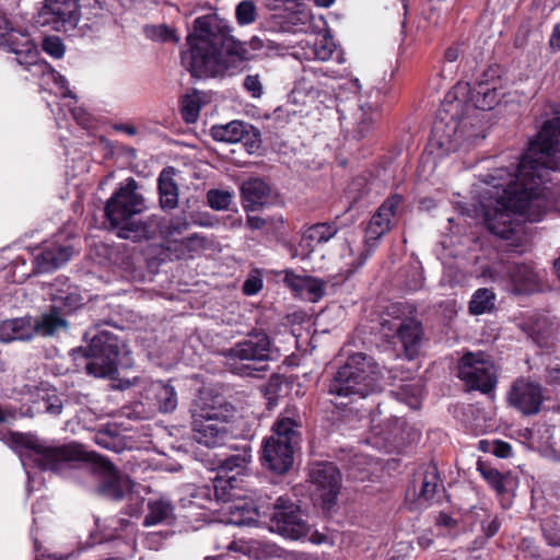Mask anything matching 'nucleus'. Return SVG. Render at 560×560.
Wrapping results in <instances>:
<instances>
[{
	"instance_id": "nucleus-32",
	"label": "nucleus",
	"mask_w": 560,
	"mask_h": 560,
	"mask_svg": "<svg viewBox=\"0 0 560 560\" xmlns=\"http://www.w3.org/2000/svg\"><path fill=\"white\" fill-rule=\"evenodd\" d=\"M70 246L46 248L36 257V266L39 272H48L65 265L71 257Z\"/></svg>"
},
{
	"instance_id": "nucleus-11",
	"label": "nucleus",
	"mask_w": 560,
	"mask_h": 560,
	"mask_svg": "<svg viewBox=\"0 0 560 560\" xmlns=\"http://www.w3.org/2000/svg\"><path fill=\"white\" fill-rule=\"evenodd\" d=\"M270 528L285 538L300 539L307 535L310 525L296 504L280 497L270 515Z\"/></svg>"
},
{
	"instance_id": "nucleus-10",
	"label": "nucleus",
	"mask_w": 560,
	"mask_h": 560,
	"mask_svg": "<svg viewBox=\"0 0 560 560\" xmlns=\"http://www.w3.org/2000/svg\"><path fill=\"white\" fill-rule=\"evenodd\" d=\"M458 376L470 388L489 393L497 384V370L489 355L468 352L458 364Z\"/></svg>"
},
{
	"instance_id": "nucleus-8",
	"label": "nucleus",
	"mask_w": 560,
	"mask_h": 560,
	"mask_svg": "<svg viewBox=\"0 0 560 560\" xmlns=\"http://www.w3.org/2000/svg\"><path fill=\"white\" fill-rule=\"evenodd\" d=\"M120 346L118 338L108 331L96 334L88 349L77 348L71 355L80 366L83 361L89 375L94 377H115L117 373Z\"/></svg>"
},
{
	"instance_id": "nucleus-49",
	"label": "nucleus",
	"mask_w": 560,
	"mask_h": 560,
	"mask_svg": "<svg viewBox=\"0 0 560 560\" xmlns=\"http://www.w3.org/2000/svg\"><path fill=\"white\" fill-rule=\"evenodd\" d=\"M43 49L55 58L63 56L65 46L58 37H46L43 42Z\"/></svg>"
},
{
	"instance_id": "nucleus-39",
	"label": "nucleus",
	"mask_w": 560,
	"mask_h": 560,
	"mask_svg": "<svg viewBox=\"0 0 560 560\" xmlns=\"http://www.w3.org/2000/svg\"><path fill=\"white\" fill-rule=\"evenodd\" d=\"M523 330L540 345L552 332V324L544 315H533L523 324Z\"/></svg>"
},
{
	"instance_id": "nucleus-63",
	"label": "nucleus",
	"mask_w": 560,
	"mask_h": 560,
	"mask_svg": "<svg viewBox=\"0 0 560 560\" xmlns=\"http://www.w3.org/2000/svg\"><path fill=\"white\" fill-rule=\"evenodd\" d=\"M249 46L253 48V49H261L264 47H267L268 45H266L264 43V40L258 37V36H254L252 37V39L249 40Z\"/></svg>"
},
{
	"instance_id": "nucleus-25",
	"label": "nucleus",
	"mask_w": 560,
	"mask_h": 560,
	"mask_svg": "<svg viewBox=\"0 0 560 560\" xmlns=\"http://www.w3.org/2000/svg\"><path fill=\"white\" fill-rule=\"evenodd\" d=\"M269 186L260 178H249L241 186L242 203L246 211H256L268 203Z\"/></svg>"
},
{
	"instance_id": "nucleus-35",
	"label": "nucleus",
	"mask_w": 560,
	"mask_h": 560,
	"mask_svg": "<svg viewBox=\"0 0 560 560\" xmlns=\"http://www.w3.org/2000/svg\"><path fill=\"white\" fill-rule=\"evenodd\" d=\"M52 306H59V312L71 313L83 304V298L77 287L67 285L66 289H56L51 292Z\"/></svg>"
},
{
	"instance_id": "nucleus-13",
	"label": "nucleus",
	"mask_w": 560,
	"mask_h": 560,
	"mask_svg": "<svg viewBox=\"0 0 560 560\" xmlns=\"http://www.w3.org/2000/svg\"><path fill=\"white\" fill-rule=\"evenodd\" d=\"M509 404L525 416L539 412L544 401L540 384L520 377L513 382L508 393Z\"/></svg>"
},
{
	"instance_id": "nucleus-36",
	"label": "nucleus",
	"mask_w": 560,
	"mask_h": 560,
	"mask_svg": "<svg viewBox=\"0 0 560 560\" xmlns=\"http://www.w3.org/2000/svg\"><path fill=\"white\" fill-rule=\"evenodd\" d=\"M354 240L350 237H345L340 243V259L345 261V265L352 271L361 267L373 248L365 247L363 249L355 250L353 248Z\"/></svg>"
},
{
	"instance_id": "nucleus-45",
	"label": "nucleus",
	"mask_w": 560,
	"mask_h": 560,
	"mask_svg": "<svg viewBox=\"0 0 560 560\" xmlns=\"http://www.w3.org/2000/svg\"><path fill=\"white\" fill-rule=\"evenodd\" d=\"M421 394L422 388L419 383L406 384L401 386L398 393L400 399L412 409L419 408Z\"/></svg>"
},
{
	"instance_id": "nucleus-4",
	"label": "nucleus",
	"mask_w": 560,
	"mask_h": 560,
	"mask_svg": "<svg viewBox=\"0 0 560 560\" xmlns=\"http://www.w3.org/2000/svg\"><path fill=\"white\" fill-rule=\"evenodd\" d=\"M145 209L144 197L138 192V183L129 177L106 202L105 217L113 228H118L117 235L120 238L139 242L156 236L159 228L158 214H152L145 220L132 221V215L141 213Z\"/></svg>"
},
{
	"instance_id": "nucleus-23",
	"label": "nucleus",
	"mask_w": 560,
	"mask_h": 560,
	"mask_svg": "<svg viewBox=\"0 0 560 560\" xmlns=\"http://www.w3.org/2000/svg\"><path fill=\"white\" fill-rule=\"evenodd\" d=\"M397 338L400 341L405 355L409 360L416 358L420 351L423 329L421 324L412 318L401 320L397 328Z\"/></svg>"
},
{
	"instance_id": "nucleus-5",
	"label": "nucleus",
	"mask_w": 560,
	"mask_h": 560,
	"mask_svg": "<svg viewBox=\"0 0 560 560\" xmlns=\"http://www.w3.org/2000/svg\"><path fill=\"white\" fill-rule=\"evenodd\" d=\"M189 412L191 416V430L197 443L207 447H218L225 444L231 438L229 428L235 408L232 404L209 393L200 392L192 400Z\"/></svg>"
},
{
	"instance_id": "nucleus-62",
	"label": "nucleus",
	"mask_w": 560,
	"mask_h": 560,
	"mask_svg": "<svg viewBox=\"0 0 560 560\" xmlns=\"http://www.w3.org/2000/svg\"><path fill=\"white\" fill-rule=\"evenodd\" d=\"M438 524L445 526V527H454L456 524V521L454 518H452L450 515L441 514L438 517Z\"/></svg>"
},
{
	"instance_id": "nucleus-59",
	"label": "nucleus",
	"mask_w": 560,
	"mask_h": 560,
	"mask_svg": "<svg viewBox=\"0 0 560 560\" xmlns=\"http://www.w3.org/2000/svg\"><path fill=\"white\" fill-rule=\"evenodd\" d=\"M549 45L552 50H560V23L555 26L549 39Z\"/></svg>"
},
{
	"instance_id": "nucleus-52",
	"label": "nucleus",
	"mask_w": 560,
	"mask_h": 560,
	"mask_svg": "<svg viewBox=\"0 0 560 560\" xmlns=\"http://www.w3.org/2000/svg\"><path fill=\"white\" fill-rule=\"evenodd\" d=\"M15 31L16 28L11 26L9 20L4 15H0V46L8 43L9 37Z\"/></svg>"
},
{
	"instance_id": "nucleus-9",
	"label": "nucleus",
	"mask_w": 560,
	"mask_h": 560,
	"mask_svg": "<svg viewBox=\"0 0 560 560\" xmlns=\"http://www.w3.org/2000/svg\"><path fill=\"white\" fill-rule=\"evenodd\" d=\"M32 459L43 470L61 472L78 462L91 460L88 454L78 443L46 444L34 442L31 444Z\"/></svg>"
},
{
	"instance_id": "nucleus-61",
	"label": "nucleus",
	"mask_w": 560,
	"mask_h": 560,
	"mask_svg": "<svg viewBox=\"0 0 560 560\" xmlns=\"http://www.w3.org/2000/svg\"><path fill=\"white\" fill-rule=\"evenodd\" d=\"M500 528V522L498 518H493L486 527H483L487 537L494 536Z\"/></svg>"
},
{
	"instance_id": "nucleus-57",
	"label": "nucleus",
	"mask_w": 560,
	"mask_h": 560,
	"mask_svg": "<svg viewBox=\"0 0 560 560\" xmlns=\"http://www.w3.org/2000/svg\"><path fill=\"white\" fill-rule=\"evenodd\" d=\"M247 225L253 230H261L267 225V220L257 215H247Z\"/></svg>"
},
{
	"instance_id": "nucleus-46",
	"label": "nucleus",
	"mask_w": 560,
	"mask_h": 560,
	"mask_svg": "<svg viewBox=\"0 0 560 560\" xmlns=\"http://www.w3.org/2000/svg\"><path fill=\"white\" fill-rule=\"evenodd\" d=\"M200 103L199 97L186 95L182 102V116L186 122H195L199 117Z\"/></svg>"
},
{
	"instance_id": "nucleus-17",
	"label": "nucleus",
	"mask_w": 560,
	"mask_h": 560,
	"mask_svg": "<svg viewBox=\"0 0 560 560\" xmlns=\"http://www.w3.org/2000/svg\"><path fill=\"white\" fill-rule=\"evenodd\" d=\"M295 447L284 441L266 439L262 444V459L271 470L283 474L293 464Z\"/></svg>"
},
{
	"instance_id": "nucleus-43",
	"label": "nucleus",
	"mask_w": 560,
	"mask_h": 560,
	"mask_svg": "<svg viewBox=\"0 0 560 560\" xmlns=\"http://www.w3.org/2000/svg\"><path fill=\"white\" fill-rule=\"evenodd\" d=\"M233 201V194L228 190L210 189L207 192L209 207L217 211L226 210Z\"/></svg>"
},
{
	"instance_id": "nucleus-27",
	"label": "nucleus",
	"mask_w": 560,
	"mask_h": 560,
	"mask_svg": "<svg viewBox=\"0 0 560 560\" xmlns=\"http://www.w3.org/2000/svg\"><path fill=\"white\" fill-rule=\"evenodd\" d=\"M34 335L52 337L61 331H67L69 324L65 314L59 312V306H51L46 313L33 319Z\"/></svg>"
},
{
	"instance_id": "nucleus-31",
	"label": "nucleus",
	"mask_w": 560,
	"mask_h": 560,
	"mask_svg": "<svg viewBox=\"0 0 560 560\" xmlns=\"http://www.w3.org/2000/svg\"><path fill=\"white\" fill-rule=\"evenodd\" d=\"M174 170L164 168L158 178L159 200L163 210H173L178 205V186L175 183Z\"/></svg>"
},
{
	"instance_id": "nucleus-2",
	"label": "nucleus",
	"mask_w": 560,
	"mask_h": 560,
	"mask_svg": "<svg viewBox=\"0 0 560 560\" xmlns=\"http://www.w3.org/2000/svg\"><path fill=\"white\" fill-rule=\"evenodd\" d=\"M194 28L188 36L190 51L182 57L183 65L192 77L233 75L250 59L245 44L236 40L228 25L217 16L197 18Z\"/></svg>"
},
{
	"instance_id": "nucleus-29",
	"label": "nucleus",
	"mask_w": 560,
	"mask_h": 560,
	"mask_svg": "<svg viewBox=\"0 0 560 560\" xmlns=\"http://www.w3.org/2000/svg\"><path fill=\"white\" fill-rule=\"evenodd\" d=\"M159 228L156 235H160L166 242V249L174 252L175 242H179L177 237L189 229V222L185 215H174L170 219L158 215Z\"/></svg>"
},
{
	"instance_id": "nucleus-15",
	"label": "nucleus",
	"mask_w": 560,
	"mask_h": 560,
	"mask_svg": "<svg viewBox=\"0 0 560 560\" xmlns=\"http://www.w3.org/2000/svg\"><path fill=\"white\" fill-rule=\"evenodd\" d=\"M91 460L95 468L104 474V480L100 487L103 495L112 500H121L131 490L130 479L119 474L108 459L91 453Z\"/></svg>"
},
{
	"instance_id": "nucleus-18",
	"label": "nucleus",
	"mask_w": 560,
	"mask_h": 560,
	"mask_svg": "<svg viewBox=\"0 0 560 560\" xmlns=\"http://www.w3.org/2000/svg\"><path fill=\"white\" fill-rule=\"evenodd\" d=\"M301 416L296 408L283 410L272 424V434L268 439L284 441L298 446L301 441Z\"/></svg>"
},
{
	"instance_id": "nucleus-38",
	"label": "nucleus",
	"mask_w": 560,
	"mask_h": 560,
	"mask_svg": "<svg viewBox=\"0 0 560 560\" xmlns=\"http://www.w3.org/2000/svg\"><path fill=\"white\" fill-rule=\"evenodd\" d=\"M313 26V14L306 8L290 12L284 21L282 31L291 33H307Z\"/></svg>"
},
{
	"instance_id": "nucleus-21",
	"label": "nucleus",
	"mask_w": 560,
	"mask_h": 560,
	"mask_svg": "<svg viewBox=\"0 0 560 560\" xmlns=\"http://www.w3.org/2000/svg\"><path fill=\"white\" fill-rule=\"evenodd\" d=\"M144 398L159 411L167 413L176 409L178 399L175 388L162 381H152L144 388Z\"/></svg>"
},
{
	"instance_id": "nucleus-56",
	"label": "nucleus",
	"mask_w": 560,
	"mask_h": 560,
	"mask_svg": "<svg viewBox=\"0 0 560 560\" xmlns=\"http://www.w3.org/2000/svg\"><path fill=\"white\" fill-rule=\"evenodd\" d=\"M493 454L501 458H506L512 454V447L506 442L498 441L494 443Z\"/></svg>"
},
{
	"instance_id": "nucleus-22",
	"label": "nucleus",
	"mask_w": 560,
	"mask_h": 560,
	"mask_svg": "<svg viewBox=\"0 0 560 560\" xmlns=\"http://www.w3.org/2000/svg\"><path fill=\"white\" fill-rule=\"evenodd\" d=\"M442 487L435 465H427L419 470L413 480V491L419 504L429 503Z\"/></svg>"
},
{
	"instance_id": "nucleus-55",
	"label": "nucleus",
	"mask_w": 560,
	"mask_h": 560,
	"mask_svg": "<svg viewBox=\"0 0 560 560\" xmlns=\"http://www.w3.org/2000/svg\"><path fill=\"white\" fill-rule=\"evenodd\" d=\"M50 75L59 89L63 91L65 97H73L72 92L68 89V81L65 77L55 71H50Z\"/></svg>"
},
{
	"instance_id": "nucleus-37",
	"label": "nucleus",
	"mask_w": 560,
	"mask_h": 560,
	"mask_svg": "<svg viewBox=\"0 0 560 560\" xmlns=\"http://www.w3.org/2000/svg\"><path fill=\"white\" fill-rule=\"evenodd\" d=\"M173 244V253L175 254L176 258L179 259L185 257H192L194 254L208 249L212 246V242L210 240L197 233L182 238L179 242H175Z\"/></svg>"
},
{
	"instance_id": "nucleus-3",
	"label": "nucleus",
	"mask_w": 560,
	"mask_h": 560,
	"mask_svg": "<svg viewBox=\"0 0 560 560\" xmlns=\"http://www.w3.org/2000/svg\"><path fill=\"white\" fill-rule=\"evenodd\" d=\"M500 80L493 70L487 71L471 88L468 82H458L445 96L433 126V135L441 148L454 151L458 148L459 120L470 109H492L500 98Z\"/></svg>"
},
{
	"instance_id": "nucleus-60",
	"label": "nucleus",
	"mask_w": 560,
	"mask_h": 560,
	"mask_svg": "<svg viewBox=\"0 0 560 560\" xmlns=\"http://www.w3.org/2000/svg\"><path fill=\"white\" fill-rule=\"evenodd\" d=\"M462 54V50L458 45H453L448 47L445 51V59L448 62H454L458 59L459 55Z\"/></svg>"
},
{
	"instance_id": "nucleus-51",
	"label": "nucleus",
	"mask_w": 560,
	"mask_h": 560,
	"mask_svg": "<svg viewBox=\"0 0 560 560\" xmlns=\"http://www.w3.org/2000/svg\"><path fill=\"white\" fill-rule=\"evenodd\" d=\"M83 2L79 4V10H86V14H89L88 19L91 16L97 18L101 16L104 9L102 3L98 0H82Z\"/></svg>"
},
{
	"instance_id": "nucleus-16",
	"label": "nucleus",
	"mask_w": 560,
	"mask_h": 560,
	"mask_svg": "<svg viewBox=\"0 0 560 560\" xmlns=\"http://www.w3.org/2000/svg\"><path fill=\"white\" fill-rule=\"evenodd\" d=\"M310 479L325 504L335 502L340 490L341 477L332 463L314 464L311 468Z\"/></svg>"
},
{
	"instance_id": "nucleus-44",
	"label": "nucleus",
	"mask_w": 560,
	"mask_h": 560,
	"mask_svg": "<svg viewBox=\"0 0 560 560\" xmlns=\"http://www.w3.org/2000/svg\"><path fill=\"white\" fill-rule=\"evenodd\" d=\"M235 16L240 25H248L256 21V5L250 0L241 1L235 9Z\"/></svg>"
},
{
	"instance_id": "nucleus-24",
	"label": "nucleus",
	"mask_w": 560,
	"mask_h": 560,
	"mask_svg": "<svg viewBox=\"0 0 560 560\" xmlns=\"http://www.w3.org/2000/svg\"><path fill=\"white\" fill-rule=\"evenodd\" d=\"M284 282L300 298L316 302L324 295L325 283L316 278L300 277L291 271H287Z\"/></svg>"
},
{
	"instance_id": "nucleus-19",
	"label": "nucleus",
	"mask_w": 560,
	"mask_h": 560,
	"mask_svg": "<svg viewBox=\"0 0 560 560\" xmlns=\"http://www.w3.org/2000/svg\"><path fill=\"white\" fill-rule=\"evenodd\" d=\"M1 47L13 52L16 56L15 60L19 65L26 68L38 66L39 52L27 33L16 30L11 34L8 43L3 44ZM39 67H45V65H39Z\"/></svg>"
},
{
	"instance_id": "nucleus-41",
	"label": "nucleus",
	"mask_w": 560,
	"mask_h": 560,
	"mask_svg": "<svg viewBox=\"0 0 560 560\" xmlns=\"http://www.w3.org/2000/svg\"><path fill=\"white\" fill-rule=\"evenodd\" d=\"M252 460L250 448L245 446L236 454L230 455L220 462L218 467L221 474H228L232 471H236L237 475L243 472L247 465Z\"/></svg>"
},
{
	"instance_id": "nucleus-34",
	"label": "nucleus",
	"mask_w": 560,
	"mask_h": 560,
	"mask_svg": "<svg viewBox=\"0 0 560 560\" xmlns=\"http://www.w3.org/2000/svg\"><path fill=\"white\" fill-rule=\"evenodd\" d=\"M376 113L377 105L370 102L362 103L355 113H353V132L357 138L362 139L368 136L372 129Z\"/></svg>"
},
{
	"instance_id": "nucleus-6",
	"label": "nucleus",
	"mask_w": 560,
	"mask_h": 560,
	"mask_svg": "<svg viewBox=\"0 0 560 560\" xmlns=\"http://www.w3.org/2000/svg\"><path fill=\"white\" fill-rule=\"evenodd\" d=\"M382 372L373 358L362 352L350 355L339 368L328 385L329 395L336 398V405H346L338 399L353 400L365 398L380 388Z\"/></svg>"
},
{
	"instance_id": "nucleus-7",
	"label": "nucleus",
	"mask_w": 560,
	"mask_h": 560,
	"mask_svg": "<svg viewBox=\"0 0 560 560\" xmlns=\"http://www.w3.org/2000/svg\"><path fill=\"white\" fill-rule=\"evenodd\" d=\"M278 352L271 338L261 329L250 330L246 338L224 352L230 371L241 376H249L262 371L266 363Z\"/></svg>"
},
{
	"instance_id": "nucleus-47",
	"label": "nucleus",
	"mask_w": 560,
	"mask_h": 560,
	"mask_svg": "<svg viewBox=\"0 0 560 560\" xmlns=\"http://www.w3.org/2000/svg\"><path fill=\"white\" fill-rule=\"evenodd\" d=\"M479 469L483 478L489 482V485L493 489H495L500 493L505 490L502 475L497 469L491 467H480Z\"/></svg>"
},
{
	"instance_id": "nucleus-28",
	"label": "nucleus",
	"mask_w": 560,
	"mask_h": 560,
	"mask_svg": "<svg viewBox=\"0 0 560 560\" xmlns=\"http://www.w3.org/2000/svg\"><path fill=\"white\" fill-rule=\"evenodd\" d=\"M339 228L335 222L316 223L304 230L300 242L303 252L310 254L319 244L328 242L334 237Z\"/></svg>"
},
{
	"instance_id": "nucleus-54",
	"label": "nucleus",
	"mask_w": 560,
	"mask_h": 560,
	"mask_svg": "<svg viewBox=\"0 0 560 560\" xmlns=\"http://www.w3.org/2000/svg\"><path fill=\"white\" fill-rule=\"evenodd\" d=\"M45 410L46 412L52 415V416H58L61 413L62 411V401L59 397L57 396H52L50 398H48L46 401H45Z\"/></svg>"
},
{
	"instance_id": "nucleus-50",
	"label": "nucleus",
	"mask_w": 560,
	"mask_h": 560,
	"mask_svg": "<svg viewBox=\"0 0 560 560\" xmlns=\"http://www.w3.org/2000/svg\"><path fill=\"white\" fill-rule=\"evenodd\" d=\"M334 52V44L327 38L315 44L314 54L318 60H328Z\"/></svg>"
},
{
	"instance_id": "nucleus-12",
	"label": "nucleus",
	"mask_w": 560,
	"mask_h": 560,
	"mask_svg": "<svg viewBox=\"0 0 560 560\" xmlns=\"http://www.w3.org/2000/svg\"><path fill=\"white\" fill-rule=\"evenodd\" d=\"M80 14L78 0H45L35 22L37 25L68 33L77 27Z\"/></svg>"
},
{
	"instance_id": "nucleus-1",
	"label": "nucleus",
	"mask_w": 560,
	"mask_h": 560,
	"mask_svg": "<svg viewBox=\"0 0 560 560\" xmlns=\"http://www.w3.org/2000/svg\"><path fill=\"white\" fill-rule=\"evenodd\" d=\"M560 168V117L547 120L518 163L514 175L506 168L489 175L482 202L488 230L502 240L518 242L523 228L516 214L530 222L540 221L552 210L560 209V184L555 175Z\"/></svg>"
},
{
	"instance_id": "nucleus-30",
	"label": "nucleus",
	"mask_w": 560,
	"mask_h": 560,
	"mask_svg": "<svg viewBox=\"0 0 560 560\" xmlns=\"http://www.w3.org/2000/svg\"><path fill=\"white\" fill-rule=\"evenodd\" d=\"M34 337V324L31 317L4 320L0 324V340L10 342L14 340H30Z\"/></svg>"
},
{
	"instance_id": "nucleus-53",
	"label": "nucleus",
	"mask_w": 560,
	"mask_h": 560,
	"mask_svg": "<svg viewBox=\"0 0 560 560\" xmlns=\"http://www.w3.org/2000/svg\"><path fill=\"white\" fill-rule=\"evenodd\" d=\"M262 288V280L258 277L247 279L243 284V292L246 295H254Z\"/></svg>"
},
{
	"instance_id": "nucleus-33",
	"label": "nucleus",
	"mask_w": 560,
	"mask_h": 560,
	"mask_svg": "<svg viewBox=\"0 0 560 560\" xmlns=\"http://www.w3.org/2000/svg\"><path fill=\"white\" fill-rule=\"evenodd\" d=\"M248 128L252 129V126L240 120H233L226 125L213 126L211 128V135L217 141L235 143L244 141V139L249 136Z\"/></svg>"
},
{
	"instance_id": "nucleus-20",
	"label": "nucleus",
	"mask_w": 560,
	"mask_h": 560,
	"mask_svg": "<svg viewBox=\"0 0 560 560\" xmlns=\"http://www.w3.org/2000/svg\"><path fill=\"white\" fill-rule=\"evenodd\" d=\"M544 271L527 264H515L509 270L512 290L516 294L533 293L540 289Z\"/></svg>"
},
{
	"instance_id": "nucleus-14",
	"label": "nucleus",
	"mask_w": 560,
	"mask_h": 560,
	"mask_svg": "<svg viewBox=\"0 0 560 560\" xmlns=\"http://www.w3.org/2000/svg\"><path fill=\"white\" fill-rule=\"evenodd\" d=\"M401 201V196L392 195L378 207L365 229V247L374 248L377 241L390 231Z\"/></svg>"
},
{
	"instance_id": "nucleus-48",
	"label": "nucleus",
	"mask_w": 560,
	"mask_h": 560,
	"mask_svg": "<svg viewBox=\"0 0 560 560\" xmlns=\"http://www.w3.org/2000/svg\"><path fill=\"white\" fill-rule=\"evenodd\" d=\"M243 86L254 98H259L264 93V86L258 74L246 75Z\"/></svg>"
},
{
	"instance_id": "nucleus-58",
	"label": "nucleus",
	"mask_w": 560,
	"mask_h": 560,
	"mask_svg": "<svg viewBox=\"0 0 560 560\" xmlns=\"http://www.w3.org/2000/svg\"><path fill=\"white\" fill-rule=\"evenodd\" d=\"M303 0H265L270 10H278L287 3L300 4Z\"/></svg>"
},
{
	"instance_id": "nucleus-40",
	"label": "nucleus",
	"mask_w": 560,
	"mask_h": 560,
	"mask_svg": "<svg viewBox=\"0 0 560 560\" xmlns=\"http://www.w3.org/2000/svg\"><path fill=\"white\" fill-rule=\"evenodd\" d=\"M149 512L144 517L143 524L151 526L170 520L173 516V505L168 500L156 499L148 503Z\"/></svg>"
},
{
	"instance_id": "nucleus-26",
	"label": "nucleus",
	"mask_w": 560,
	"mask_h": 560,
	"mask_svg": "<svg viewBox=\"0 0 560 560\" xmlns=\"http://www.w3.org/2000/svg\"><path fill=\"white\" fill-rule=\"evenodd\" d=\"M234 480V476L229 477L228 480L220 479L214 485V495L218 501H221L224 506L223 509L230 513H233V517L230 518V522L235 525H245L248 524L254 518L252 516L244 517L243 513L245 511V506L241 504H233L231 493V489H233L232 481Z\"/></svg>"
},
{
	"instance_id": "nucleus-64",
	"label": "nucleus",
	"mask_w": 560,
	"mask_h": 560,
	"mask_svg": "<svg viewBox=\"0 0 560 560\" xmlns=\"http://www.w3.org/2000/svg\"><path fill=\"white\" fill-rule=\"evenodd\" d=\"M117 130L124 131L130 136H135L137 133V129L130 125H119L116 127Z\"/></svg>"
},
{
	"instance_id": "nucleus-42",
	"label": "nucleus",
	"mask_w": 560,
	"mask_h": 560,
	"mask_svg": "<svg viewBox=\"0 0 560 560\" xmlns=\"http://www.w3.org/2000/svg\"><path fill=\"white\" fill-rule=\"evenodd\" d=\"M494 299L495 295L491 290L486 288L477 290L469 302V312L474 315L490 312L494 307Z\"/></svg>"
}]
</instances>
